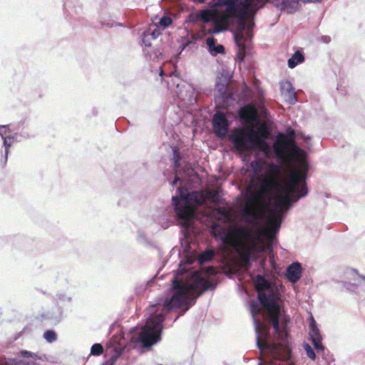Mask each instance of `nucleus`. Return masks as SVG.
<instances>
[{
  "instance_id": "obj_12",
  "label": "nucleus",
  "mask_w": 365,
  "mask_h": 365,
  "mask_svg": "<svg viewBox=\"0 0 365 365\" xmlns=\"http://www.w3.org/2000/svg\"><path fill=\"white\" fill-rule=\"evenodd\" d=\"M251 37L252 36L250 33H247L246 36L243 34L240 36H237L236 35L234 36L235 42L239 50L237 56L240 61H242L245 59L246 48L249 46Z\"/></svg>"
},
{
  "instance_id": "obj_38",
  "label": "nucleus",
  "mask_w": 365,
  "mask_h": 365,
  "mask_svg": "<svg viewBox=\"0 0 365 365\" xmlns=\"http://www.w3.org/2000/svg\"><path fill=\"white\" fill-rule=\"evenodd\" d=\"M224 31H225V29L220 27V26H214L208 29L207 32V34H218Z\"/></svg>"
},
{
  "instance_id": "obj_26",
  "label": "nucleus",
  "mask_w": 365,
  "mask_h": 365,
  "mask_svg": "<svg viewBox=\"0 0 365 365\" xmlns=\"http://www.w3.org/2000/svg\"><path fill=\"white\" fill-rule=\"evenodd\" d=\"M0 365H31L21 359H16L11 358H1L0 359Z\"/></svg>"
},
{
  "instance_id": "obj_59",
  "label": "nucleus",
  "mask_w": 365,
  "mask_h": 365,
  "mask_svg": "<svg viewBox=\"0 0 365 365\" xmlns=\"http://www.w3.org/2000/svg\"><path fill=\"white\" fill-rule=\"evenodd\" d=\"M296 133V131L294 130H292V135L294 136Z\"/></svg>"
},
{
  "instance_id": "obj_45",
  "label": "nucleus",
  "mask_w": 365,
  "mask_h": 365,
  "mask_svg": "<svg viewBox=\"0 0 365 365\" xmlns=\"http://www.w3.org/2000/svg\"><path fill=\"white\" fill-rule=\"evenodd\" d=\"M118 333H119V334H120V339H123V334L121 333V331H120V330H119V331H118L115 334V335L112 337V341H113L114 344H115V343H118V339H117V336H118Z\"/></svg>"
},
{
  "instance_id": "obj_55",
  "label": "nucleus",
  "mask_w": 365,
  "mask_h": 365,
  "mask_svg": "<svg viewBox=\"0 0 365 365\" xmlns=\"http://www.w3.org/2000/svg\"><path fill=\"white\" fill-rule=\"evenodd\" d=\"M195 2L203 4L205 2V0H195Z\"/></svg>"
},
{
  "instance_id": "obj_29",
  "label": "nucleus",
  "mask_w": 365,
  "mask_h": 365,
  "mask_svg": "<svg viewBox=\"0 0 365 365\" xmlns=\"http://www.w3.org/2000/svg\"><path fill=\"white\" fill-rule=\"evenodd\" d=\"M209 198L210 201L215 204H223L225 200L220 196L218 191H212L209 194Z\"/></svg>"
},
{
  "instance_id": "obj_18",
  "label": "nucleus",
  "mask_w": 365,
  "mask_h": 365,
  "mask_svg": "<svg viewBox=\"0 0 365 365\" xmlns=\"http://www.w3.org/2000/svg\"><path fill=\"white\" fill-rule=\"evenodd\" d=\"M281 90L284 94L290 97V103L294 104L297 101V92L289 81L282 82Z\"/></svg>"
},
{
  "instance_id": "obj_3",
  "label": "nucleus",
  "mask_w": 365,
  "mask_h": 365,
  "mask_svg": "<svg viewBox=\"0 0 365 365\" xmlns=\"http://www.w3.org/2000/svg\"><path fill=\"white\" fill-rule=\"evenodd\" d=\"M158 306H152L151 313L144 325H137L130 331V341L135 345L140 344L144 349L149 350L154 344L161 340L163 330L165 314L163 310L156 313Z\"/></svg>"
},
{
  "instance_id": "obj_43",
  "label": "nucleus",
  "mask_w": 365,
  "mask_h": 365,
  "mask_svg": "<svg viewBox=\"0 0 365 365\" xmlns=\"http://www.w3.org/2000/svg\"><path fill=\"white\" fill-rule=\"evenodd\" d=\"M63 6H64L63 9H64L65 14L67 16H70L71 18L74 17L73 14H72V10L73 9H71V11L69 10V9H70L69 5L67 3L65 2L64 4H63Z\"/></svg>"
},
{
  "instance_id": "obj_48",
  "label": "nucleus",
  "mask_w": 365,
  "mask_h": 365,
  "mask_svg": "<svg viewBox=\"0 0 365 365\" xmlns=\"http://www.w3.org/2000/svg\"><path fill=\"white\" fill-rule=\"evenodd\" d=\"M180 180V179L179 176L178 175H175L173 180L171 182L172 187H174L175 185H176Z\"/></svg>"
},
{
  "instance_id": "obj_14",
  "label": "nucleus",
  "mask_w": 365,
  "mask_h": 365,
  "mask_svg": "<svg viewBox=\"0 0 365 365\" xmlns=\"http://www.w3.org/2000/svg\"><path fill=\"white\" fill-rule=\"evenodd\" d=\"M272 2L282 11L294 14L297 11V0H272Z\"/></svg>"
},
{
  "instance_id": "obj_53",
  "label": "nucleus",
  "mask_w": 365,
  "mask_h": 365,
  "mask_svg": "<svg viewBox=\"0 0 365 365\" xmlns=\"http://www.w3.org/2000/svg\"><path fill=\"white\" fill-rule=\"evenodd\" d=\"M170 221H167L166 225H163L162 227L164 229H166V228H168L170 226Z\"/></svg>"
},
{
  "instance_id": "obj_27",
  "label": "nucleus",
  "mask_w": 365,
  "mask_h": 365,
  "mask_svg": "<svg viewBox=\"0 0 365 365\" xmlns=\"http://www.w3.org/2000/svg\"><path fill=\"white\" fill-rule=\"evenodd\" d=\"M199 20L202 23H210L214 21V16L210 11L206 9L200 10L198 11Z\"/></svg>"
},
{
  "instance_id": "obj_40",
  "label": "nucleus",
  "mask_w": 365,
  "mask_h": 365,
  "mask_svg": "<svg viewBox=\"0 0 365 365\" xmlns=\"http://www.w3.org/2000/svg\"><path fill=\"white\" fill-rule=\"evenodd\" d=\"M288 66L291 68L297 66V51H294L292 57L288 60Z\"/></svg>"
},
{
  "instance_id": "obj_35",
  "label": "nucleus",
  "mask_w": 365,
  "mask_h": 365,
  "mask_svg": "<svg viewBox=\"0 0 365 365\" xmlns=\"http://www.w3.org/2000/svg\"><path fill=\"white\" fill-rule=\"evenodd\" d=\"M11 130L9 128V125H0V136L3 139L11 134Z\"/></svg>"
},
{
  "instance_id": "obj_41",
  "label": "nucleus",
  "mask_w": 365,
  "mask_h": 365,
  "mask_svg": "<svg viewBox=\"0 0 365 365\" xmlns=\"http://www.w3.org/2000/svg\"><path fill=\"white\" fill-rule=\"evenodd\" d=\"M102 25L108 26V27H113V26H121L123 27L124 24L122 23H115L113 20H108L101 21Z\"/></svg>"
},
{
  "instance_id": "obj_49",
  "label": "nucleus",
  "mask_w": 365,
  "mask_h": 365,
  "mask_svg": "<svg viewBox=\"0 0 365 365\" xmlns=\"http://www.w3.org/2000/svg\"><path fill=\"white\" fill-rule=\"evenodd\" d=\"M304 55L302 52H300L299 51H298V63H301L302 62H304Z\"/></svg>"
},
{
  "instance_id": "obj_20",
  "label": "nucleus",
  "mask_w": 365,
  "mask_h": 365,
  "mask_svg": "<svg viewBox=\"0 0 365 365\" xmlns=\"http://www.w3.org/2000/svg\"><path fill=\"white\" fill-rule=\"evenodd\" d=\"M125 347H114L112 349L113 352V355L105 362L103 363L102 365H114L117 359L120 357L122 354L123 353Z\"/></svg>"
},
{
  "instance_id": "obj_34",
  "label": "nucleus",
  "mask_w": 365,
  "mask_h": 365,
  "mask_svg": "<svg viewBox=\"0 0 365 365\" xmlns=\"http://www.w3.org/2000/svg\"><path fill=\"white\" fill-rule=\"evenodd\" d=\"M19 356L24 358H32L34 359H39L37 354L33 353L27 350H22L19 352Z\"/></svg>"
},
{
  "instance_id": "obj_52",
  "label": "nucleus",
  "mask_w": 365,
  "mask_h": 365,
  "mask_svg": "<svg viewBox=\"0 0 365 365\" xmlns=\"http://www.w3.org/2000/svg\"><path fill=\"white\" fill-rule=\"evenodd\" d=\"M280 225H281V222H278L276 225V230L277 232L279 231V228H280Z\"/></svg>"
},
{
  "instance_id": "obj_30",
  "label": "nucleus",
  "mask_w": 365,
  "mask_h": 365,
  "mask_svg": "<svg viewBox=\"0 0 365 365\" xmlns=\"http://www.w3.org/2000/svg\"><path fill=\"white\" fill-rule=\"evenodd\" d=\"M245 259L246 262V264L248 265H250L252 262H256L258 259V257L255 253L247 251L244 254Z\"/></svg>"
},
{
  "instance_id": "obj_8",
  "label": "nucleus",
  "mask_w": 365,
  "mask_h": 365,
  "mask_svg": "<svg viewBox=\"0 0 365 365\" xmlns=\"http://www.w3.org/2000/svg\"><path fill=\"white\" fill-rule=\"evenodd\" d=\"M215 92V102L222 108H228L234 103L235 101L234 94L227 83H217Z\"/></svg>"
},
{
  "instance_id": "obj_5",
  "label": "nucleus",
  "mask_w": 365,
  "mask_h": 365,
  "mask_svg": "<svg viewBox=\"0 0 365 365\" xmlns=\"http://www.w3.org/2000/svg\"><path fill=\"white\" fill-rule=\"evenodd\" d=\"M308 152L298 145V200L307 195L309 192L307 179L309 170Z\"/></svg>"
},
{
  "instance_id": "obj_57",
  "label": "nucleus",
  "mask_w": 365,
  "mask_h": 365,
  "mask_svg": "<svg viewBox=\"0 0 365 365\" xmlns=\"http://www.w3.org/2000/svg\"><path fill=\"white\" fill-rule=\"evenodd\" d=\"M297 93H298V96H299L300 93H302V91L298 89Z\"/></svg>"
},
{
  "instance_id": "obj_58",
  "label": "nucleus",
  "mask_w": 365,
  "mask_h": 365,
  "mask_svg": "<svg viewBox=\"0 0 365 365\" xmlns=\"http://www.w3.org/2000/svg\"><path fill=\"white\" fill-rule=\"evenodd\" d=\"M301 145H302L303 146H304L306 148H307L306 146L307 145V144L306 143V145H303V143H301ZM307 150H309L308 149H307Z\"/></svg>"
},
{
  "instance_id": "obj_44",
  "label": "nucleus",
  "mask_w": 365,
  "mask_h": 365,
  "mask_svg": "<svg viewBox=\"0 0 365 365\" xmlns=\"http://www.w3.org/2000/svg\"><path fill=\"white\" fill-rule=\"evenodd\" d=\"M289 209H290V207H289V209H287L286 211L282 212H281V213H279V214H276V213H274L272 210H271V212H272V215H273L274 217H281V218H284V215H285V214H286V212H287ZM270 210H272V205L270 206ZM281 221H282V219H280V221H279V222H281Z\"/></svg>"
},
{
  "instance_id": "obj_50",
  "label": "nucleus",
  "mask_w": 365,
  "mask_h": 365,
  "mask_svg": "<svg viewBox=\"0 0 365 365\" xmlns=\"http://www.w3.org/2000/svg\"><path fill=\"white\" fill-rule=\"evenodd\" d=\"M207 270L210 272V274H216V270H215V268L212 266H210L207 267Z\"/></svg>"
},
{
  "instance_id": "obj_61",
  "label": "nucleus",
  "mask_w": 365,
  "mask_h": 365,
  "mask_svg": "<svg viewBox=\"0 0 365 365\" xmlns=\"http://www.w3.org/2000/svg\"><path fill=\"white\" fill-rule=\"evenodd\" d=\"M361 277L364 280H365V276H361Z\"/></svg>"
},
{
  "instance_id": "obj_36",
  "label": "nucleus",
  "mask_w": 365,
  "mask_h": 365,
  "mask_svg": "<svg viewBox=\"0 0 365 365\" xmlns=\"http://www.w3.org/2000/svg\"><path fill=\"white\" fill-rule=\"evenodd\" d=\"M298 140L299 138H302L304 141V143H307V145L306 146L309 150H311L312 148V144L311 143V137L309 136H305L304 135L299 133L298 132L297 134Z\"/></svg>"
},
{
  "instance_id": "obj_10",
  "label": "nucleus",
  "mask_w": 365,
  "mask_h": 365,
  "mask_svg": "<svg viewBox=\"0 0 365 365\" xmlns=\"http://www.w3.org/2000/svg\"><path fill=\"white\" fill-rule=\"evenodd\" d=\"M215 5L224 7L227 11H238L242 6L246 9L250 8L252 2L250 0H217Z\"/></svg>"
},
{
  "instance_id": "obj_25",
  "label": "nucleus",
  "mask_w": 365,
  "mask_h": 365,
  "mask_svg": "<svg viewBox=\"0 0 365 365\" xmlns=\"http://www.w3.org/2000/svg\"><path fill=\"white\" fill-rule=\"evenodd\" d=\"M183 238L180 239L181 247L183 248L184 251L187 253L191 252V244L190 242V236L189 233L185 231L182 232Z\"/></svg>"
},
{
  "instance_id": "obj_23",
  "label": "nucleus",
  "mask_w": 365,
  "mask_h": 365,
  "mask_svg": "<svg viewBox=\"0 0 365 365\" xmlns=\"http://www.w3.org/2000/svg\"><path fill=\"white\" fill-rule=\"evenodd\" d=\"M238 115L242 120H247L249 117L255 115L254 108L251 105L241 106L238 110Z\"/></svg>"
},
{
  "instance_id": "obj_56",
  "label": "nucleus",
  "mask_w": 365,
  "mask_h": 365,
  "mask_svg": "<svg viewBox=\"0 0 365 365\" xmlns=\"http://www.w3.org/2000/svg\"><path fill=\"white\" fill-rule=\"evenodd\" d=\"M225 235H223L222 237H220V239L222 240V241H225Z\"/></svg>"
},
{
  "instance_id": "obj_33",
  "label": "nucleus",
  "mask_w": 365,
  "mask_h": 365,
  "mask_svg": "<svg viewBox=\"0 0 365 365\" xmlns=\"http://www.w3.org/2000/svg\"><path fill=\"white\" fill-rule=\"evenodd\" d=\"M304 349L306 352L307 356L312 360L316 359V354L314 351V349L312 348V346L309 344H304Z\"/></svg>"
},
{
  "instance_id": "obj_19",
  "label": "nucleus",
  "mask_w": 365,
  "mask_h": 365,
  "mask_svg": "<svg viewBox=\"0 0 365 365\" xmlns=\"http://www.w3.org/2000/svg\"><path fill=\"white\" fill-rule=\"evenodd\" d=\"M286 278L291 282L293 283V289L297 293V261H293L290 265L287 268Z\"/></svg>"
},
{
  "instance_id": "obj_17",
  "label": "nucleus",
  "mask_w": 365,
  "mask_h": 365,
  "mask_svg": "<svg viewBox=\"0 0 365 365\" xmlns=\"http://www.w3.org/2000/svg\"><path fill=\"white\" fill-rule=\"evenodd\" d=\"M208 51L212 56H216L219 53L223 54L225 52V48L222 44H216L214 38H208L206 40Z\"/></svg>"
},
{
  "instance_id": "obj_22",
  "label": "nucleus",
  "mask_w": 365,
  "mask_h": 365,
  "mask_svg": "<svg viewBox=\"0 0 365 365\" xmlns=\"http://www.w3.org/2000/svg\"><path fill=\"white\" fill-rule=\"evenodd\" d=\"M72 298L63 293H58L54 297L55 304L58 306H62V309L71 303Z\"/></svg>"
},
{
  "instance_id": "obj_46",
  "label": "nucleus",
  "mask_w": 365,
  "mask_h": 365,
  "mask_svg": "<svg viewBox=\"0 0 365 365\" xmlns=\"http://www.w3.org/2000/svg\"><path fill=\"white\" fill-rule=\"evenodd\" d=\"M251 212L249 210L248 208H244L242 210V215L244 216V217H250L251 216Z\"/></svg>"
},
{
  "instance_id": "obj_51",
  "label": "nucleus",
  "mask_w": 365,
  "mask_h": 365,
  "mask_svg": "<svg viewBox=\"0 0 365 365\" xmlns=\"http://www.w3.org/2000/svg\"><path fill=\"white\" fill-rule=\"evenodd\" d=\"M302 272V264L299 262H298V279L301 277Z\"/></svg>"
},
{
  "instance_id": "obj_31",
  "label": "nucleus",
  "mask_w": 365,
  "mask_h": 365,
  "mask_svg": "<svg viewBox=\"0 0 365 365\" xmlns=\"http://www.w3.org/2000/svg\"><path fill=\"white\" fill-rule=\"evenodd\" d=\"M103 351V346L99 343H96L91 348V354L93 356H100Z\"/></svg>"
},
{
  "instance_id": "obj_1",
  "label": "nucleus",
  "mask_w": 365,
  "mask_h": 365,
  "mask_svg": "<svg viewBox=\"0 0 365 365\" xmlns=\"http://www.w3.org/2000/svg\"><path fill=\"white\" fill-rule=\"evenodd\" d=\"M257 292L258 302L254 299L250 301V312L255 326L256 345L259 352L265 356L266 365H296L292 352L289 318L287 316H282L280 312L270 315L269 319L274 331L273 337L272 339L266 337L263 343L260 342L259 322L256 318L257 314H260L259 304L269 309L275 304V301L272 294L264 293L262 289L257 287ZM259 365H263L262 362H259Z\"/></svg>"
},
{
  "instance_id": "obj_9",
  "label": "nucleus",
  "mask_w": 365,
  "mask_h": 365,
  "mask_svg": "<svg viewBox=\"0 0 365 365\" xmlns=\"http://www.w3.org/2000/svg\"><path fill=\"white\" fill-rule=\"evenodd\" d=\"M195 197V192H190L187 188L179 187L176 190V195L172 197L173 209L178 214H182L183 210L180 207V202H190Z\"/></svg>"
},
{
  "instance_id": "obj_42",
  "label": "nucleus",
  "mask_w": 365,
  "mask_h": 365,
  "mask_svg": "<svg viewBox=\"0 0 365 365\" xmlns=\"http://www.w3.org/2000/svg\"><path fill=\"white\" fill-rule=\"evenodd\" d=\"M149 34H146L145 32H143V36L142 38L143 43L145 46L150 47L151 46L150 38L149 37Z\"/></svg>"
},
{
  "instance_id": "obj_24",
  "label": "nucleus",
  "mask_w": 365,
  "mask_h": 365,
  "mask_svg": "<svg viewBox=\"0 0 365 365\" xmlns=\"http://www.w3.org/2000/svg\"><path fill=\"white\" fill-rule=\"evenodd\" d=\"M262 165V161L259 158H256L249 163L248 166L252 170V178H257L259 175Z\"/></svg>"
},
{
  "instance_id": "obj_28",
  "label": "nucleus",
  "mask_w": 365,
  "mask_h": 365,
  "mask_svg": "<svg viewBox=\"0 0 365 365\" xmlns=\"http://www.w3.org/2000/svg\"><path fill=\"white\" fill-rule=\"evenodd\" d=\"M43 339L48 343H53L57 340L58 335L53 329H48L43 334Z\"/></svg>"
},
{
  "instance_id": "obj_47",
  "label": "nucleus",
  "mask_w": 365,
  "mask_h": 365,
  "mask_svg": "<svg viewBox=\"0 0 365 365\" xmlns=\"http://www.w3.org/2000/svg\"><path fill=\"white\" fill-rule=\"evenodd\" d=\"M148 34L149 36H151L153 39H156L159 36L160 32L158 30L155 29L151 34Z\"/></svg>"
},
{
  "instance_id": "obj_2",
  "label": "nucleus",
  "mask_w": 365,
  "mask_h": 365,
  "mask_svg": "<svg viewBox=\"0 0 365 365\" xmlns=\"http://www.w3.org/2000/svg\"><path fill=\"white\" fill-rule=\"evenodd\" d=\"M171 282L169 294L163 302V309L167 311H171L182 305L186 306L187 311L196 302L200 296L207 291L215 290L217 286V282L198 272L192 274V280L190 282L182 283L176 277H173Z\"/></svg>"
},
{
  "instance_id": "obj_4",
  "label": "nucleus",
  "mask_w": 365,
  "mask_h": 365,
  "mask_svg": "<svg viewBox=\"0 0 365 365\" xmlns=\"http://www.w3.org/2000/svg\"><path fill=\"white\" fill-rule=\"evenodd\" d=\"M297 171L294 170L292 185H281L279 182L268 179L261 182L260 187L270 198L274 199L272 203V210L279 214L291 207L297 195Z\"/></svg>"
},
{
  "instance_id": "obj_11",
  "label": "nucleus",
  "mask_w": 365,
  "mask_h": 365,
  "mask_svg": "<svg viewBox=\"0 0 365 365\" xmlns=\"http://www.w3.org/2000/svg\"><path fill=\"white\" fill-rule=\"evenodd\" d=\"M309 327V336L312 339L314 349L317 350L318 354L324 352V346L322 343V336L312 315L310 316Z\"/></svg>"
},
{
  "instance_id": "obj_7",
  "label": "nucleus",
  "mask_w": 365,
  "mask_h": 365,
  "mask_svg": "<svg viewBox=\"0 0 365 365\" xmlns=\"http://www.w3.org/2000/svg\"><path fill=\"white\" fill-rule=\"evenodd\" d=\"M256 132L255 130L250 128L248 131L235 134L231 141L238 151H243L247 147H253L256 143Z\"/></svg>"
},
{
  "instance_id": "obj_13",
  "label": "nucleus",
  "mask_w": 365,
  "mask_h": 365,
  "mask_svg": "<svg viewBox=\"0 0 365 365\" xmlns=\"http://www.w3.org/2000/svg\"><path fill=\"white\" fill-rule=\"evenodd\" d=\"M63 309L62 306H55L46 312L41 314V320H50L55 323H59L63 319Z\"/></svg>"
},
{
  "instance_id": "obj_54",
  "label": "nucleus",
  "mask_w": 365,
  "mask_h": 365,
  "mask_svg": "<svg viewBox=\"0 0 365 365\" xmlns=\"http://www.w3.org/2000/svg\"><path fill=\"white\" fill-rule=\"evenodd\" d=\"M160 76H163V74H164V72H163V70L162 69V68H160V73H159Z\"/></svg>"
},
{
  "instance_id": "obj_37",
  "label": "nucleus",
  "mask_w": 365,
  "mask_h": 365,
  "mask_svg": "<svg viewBox=\"0 0 365 365\" xmlns=\"http://www.w3.org/2000/svg\"><path fill=\"white\" fill-rule=\"evenodd\" d=\"M255 280L257 284L262 287H267L269 284L267 280L261 274L256 275Z\"/></svg>"
},
{
  "instance_id": "obj_16",
  "label": "nucleus",
  "mask_w": 365,
  "mask_h": 365,
  "mask_svg": "<svg viewBox=\"0 0 365 365\" xmlns=\"http://www.w3.org/2000/svg\"><path fill=\"white\" fill-rule=\"evenodd\" d=\"M217 254V250L212 246H208L205 250L201 252L198 257V262L200 264H203L207 262H210L214 259Z\"/></svg>"
},
{
  "instance_id": "obj_32",
  "label": "nucleus",
  "mask_w": 365,
  "mask_h": 365,
  "mask_svg": "<svg viewBox=\"0 0 365 365\" xmlns=\"http://www.w3.org/2000/svg\"><path fill=\"white\" fill-rule=\"evenodd\" d=\"M173 23V19L169 16H163L160 18L158 24L163 29H165L168 28Z\"/></svg>"
},
{
  "instance_id": "obj_6",
  "label": "nucleus",
  "mask_w": 365,
  "mask_h": 365,
  "mask_svg": "<svg viewBox=\"0 0 365 365\" xmlns=\"http://www.w3.org/2000/svg\"><path fill=\"white\" fill-rule=\"evenodd\" d=\"M230 112L221 110L216 111L211 118L212 131L218 138H224L229 133L232 120L228 118L231 116Z\"/></svg>"
},
{
  "instance_id": "obj_15",
  "label": "nucleus",
  "mask_w": 365,
  "mask_h": 365,
  "mask_svg": "<svg viewBox=\"0 0 365 365\" xmlns=\"http://www.w3.org/2000/svg\"><path fill=\"white\" fill-rule=\"evenodd\" d=\"M16 135V133H14V135L9 134L7 137L4 138L3 140V145L4 147V153L3 154V151L1 150V163L3 166H5L7 160H8V155L9 153V148L13 144L14 139L15 138V136Z\"/></svg>"
},
{
  "instance_id": "obj_60",
  "label": "nucleus",
  "mask_w": 365,
  "mask_h": 365,
  "mask_svg": "<svg viewBox=\"0 0 365 365\" xmlns=\"http://www.w3.org/2000/svg\"><path fill=\"white\" fill-rule=\"evenodd\" d=\"M297 155V151L294 150L293 151V155Z\"/></svg>"
},
{
  "instance_id": "obj_39",
  "label": "nucleus",
  "mask_w": 365,
  "mask_h": 365,
  "mask_svg": "<svg viewBox=\"0 0 365 365\" xmlns=\"http://www.w3.org/2000/svg\"><path fill=\"white\" fill-rule=\"evenodd\" d=\"M187 22L192 24H196L200 21L198 11L195 13H191L187 16Z\"/></svg>"
},
{
  "instance_id": "obj_21",
  "label": "nucleus",
  "mask_w": 365,
  "mask_h": 365,
  "mask_svg": "<svg viewBox=\"0 0 365 365\" xmlns=\"http://www.w3.org/2000/svg\"><path fill=\"white\" fill-rule=\"evenodd\" d=\"M173 157L171 160L173 162V168L175 170H178L181 167L182 155L180 152V148L178 146L173 148Z\"/></svg>"
}]
</instances>
